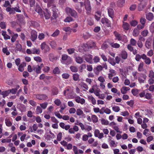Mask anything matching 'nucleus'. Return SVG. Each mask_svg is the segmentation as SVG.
Segmentation results:
<instances>
[{
    "mask_svg": "<svg viewBox=\"0 0 154 154\" xmlns=\"http://www.w3.org/2000/svg\"><path fill=\"white\" fill-rule=\"evenodd\" d=\"M61 63L63 64L68 65L72 63V59L67 54H64L62 56Z\"/></svg>",
    "mask_w": 154,
    "mask_h": 154,
    "instance_id": "f257e3e1",
    "label": "nucleus"
},
{
    "mask_svg": "<svg viewBox=\"0 0 154 154\" xmlns=\"http://www.w3.org/2000/svg\"><path fill=\"white\" fill-rule=\"evenodd\" d=\"M65 11L68 15H71L75 18L78 17L77 13L74 9L67 7L65 9Z\"/></svg>",
    "mask_w": 154,
    "mask_h": 154,
    "instance_id": "f03ea898",
    "label": "nucleus"
},
{
    "mask_svg": "<svg viewBox=\"0 0 154 154\" xmlns=\"http://www.w3.org/2000/svg\"><path fill=\"white\" fill-rule=\"evenodd\" d=\"M114 35L116 37V39L119 41H122L125 42L127 41V37L125 35L122 36L120 34L117 32L116 31L114 32Z\"/></svg>",
    "mask_w": 154,
    "mask_h": 154,
    "instance_id": "7ed1b4c3",
    "label": "nucleus"
},
{
    "mask_svg": "<svg viewBox=\"0 0 154 154\" xmlns=\"http://www.w3.org/2000/svg\"><path fill=\"white\" fill-rule=\"evenodd\" d=\"M78 125L80 126L82 131L85 130V131L88 132L91 131L92 128L91 126L86 125H84L81 122L79 123Z\"/></svg>",
    "mask_w": 154,
    "mask_h": 154,
    "instance_id": "20e7f679",
    "label": "nucleus"
},
{
    "mask_svg": "<svg viewBox=\"0 0 154 154\" xmlns=\"http://www.w3.org/2000/svg\"><path fill=\"white\" fill-rule=\"evenodd\" d=\"M72 98H75V100L77 103H80L81 104H84L85 102V100L84 99L81 98L79 96H77L76 95H75L74 97H73Z\"/></svg>",
    "mask_w": 154,
    "mask_h": 154,
    "instance_id": "39448f33",
    "label": "nucleus"
},
{
    "mask_svg": "<svg viewBox=\"0 0 154 154\" xmlns=\"http://www.w3.org/2000/svg\"><path fill=\"white\" fill-rule=\"evenodd\" d=\"M92 55L90 54H86L83 56V57L86 61L88 63L92 64L93 63Z\"/></svg>",
    "mask_w": 154,
    "mask_h": 154,
    "instance_id": "423d86ee",
    "label": "nucleus"
},
{
    "mask_svg": "<svg viewBox=\"0 0 154 154\" xmlns=\"http://www.w3.org/2000/svg\"><path fill=\"white\" fill-rule=\"evenodd\" d=\"M40 48L42 50L46 52L49 51L50 50L49 46L45 42H43L41 44Z\"/></svg>",
    "mask_w": 154,
    "mask_h": 154,
    "instance_id": "0eeeda50",
    "label": "nucleus"
},
{
    "mask_svg": "<svg viewBox=\"0 0 154 154\" xmlns=\"http://www.w3.org/2000/svg\"><path fill=\"white\" fill-rule=\"evenodd\" d=\"M101 22L103 24H106L108 27H111V23L110 21L107 18H103L101 20Z\"/></svg>",
    "mask_w": 154,
    "mask_h": 154,
    "instance_id": "6e6552de",
    "label": "nucleus"
},
{
    "mask_svg": "<svg viewBox=\"0 0 154 154\" xmlns=\"http://www.w3.org/2000/svg\"><path fill=\"white\" fill-rule=\"evenodd\" d=\"M43 65V64H42L40 66L33 65L32 66L33 70L35 71L36 73L39 74L41 73V70Z\"/></svg>",
    "mask_w": 154,
    "mask_h": 154,
    "instance_id": "1a4fd4ad",
    "label": "nucleus"
},
{
    "mask_svg": "<svg viewBox=\"0 0 154 154\" xmlns=\"http://www.w3.org/2000/svg\"><path fill=\"white\" fill-rule=\"evenodd\" d=\"M31 39L32 42H35L37 38V33L34 30H32L31 32Z\"/></svg>",
    "mask_w": 154,
    "mask_h": 154,
    "instance_id": "9d476101",
    "label": "nucleus"
},
{
    "mask_svg": "<svg viewBox=\"0 0 154 154\" xmlns=\"http://www.w3.org/2000/svg\"><path fill=\"white\" fill-rule=\"evenodd\" d=\"M145 38L140 36L139 37V39L137 42L138 46L140 48H142L143 46L142 42H145Z\"/></svg>",
    "mask_w": 154,
    "mask_h": 154,
    "instance_id": "9b49d317",
    "label": "nucleus"
},
{
    "mask_svg": "<svg viewBox=\"0 0 154 154\" xmlns=\"http://www.w3.org/2000/svg\"><path fill=\"white\" fill-rule=\"evenodd\" d=\"M142 59L144 60V62L146 64L149 65L151 63V60L150 59L147 57L145 54H142Z\"/></svg>",
    "mask_w": 154,
    "mask_h": 154,
    "instance_id": "f8f14e48",
    "label": "nucleus"
},
{
    "mask_svg": "<svg viewBox=\"0 0 154 154\" xmlns=\"http://www.w3.org/2000/svg\"><path fill=\"white\" fill-rule=\"evenodd\" d=\"M94 136L98 138L101 139L103 137V134L102 133H100L98 129H96L94 132Z\"/></svg>",
    "mask_w": 154,
    "mask_h": 154,
    "instance_id": "ddd939ff",
    "label": "nucleus"
},
{
    "mask_svg": "<svg viewBox=\"0 0 154 154\" xmlns=\"http://www.w3.org/2000/svg\"><path fill=\"white\" fill-rule=\"evenodd\" d=\"M146 76L144 74H141L138 77V80L140 83H143L146 79Z\"/></svg>",
    "mask_w": 154,
    "mask_h": 154,
    "instance_id": "4468645a",
    "label": "nucleus"
},
{
    "mask_svg": "<svg viewBox=\"0 0 154 154\" xmlns=\"http://www.w3.org/2000/svg\"><path fill=\"white\" fill-rule=\"evenodd\" d=\"M108 13L109 17L113 19L114 17V11L113 9L112 8H108Z\"/></svg>",
    "mask_w": 154,
    "mask_h": 154,
    "instance_id": "2eb2a0df",
    "label": "nucleus"
},
{
    "mask_svg": "<svg viewBox=\"0 0 154 154\" xmlns=\"http://www.w3.org/2000/svg\"><path fill=\"white\" fill-rule=\"evenodd\" d=\"M120 56L122 59L126 60L128 57V54L126 51L123 50L120 54Z\"/></svg>",
    "mask_w": 154,
    "mask_h": 154,
    "instance_id": "dca6fc26",
    "label": "nucleus"
},
{
    "mask_svg": "<svg viewBox=\"0 0 154 154\" xmlns=\"http://www.w3.org/2000/svg\"><path fill=\"white\" fill-rule=\"evenodd\" d=\"M36 98L39 100H43L46 99L47 98V96L44 94H38L36 95Z\"/></svg>",
    "mask_w": 154,
    "mask_h": 154,
    "instance_id": "f3484780",
    "label": "nucleus"
},
{
    "mask_svg": "<svg viewBox=\"0 0 154 154\" xmlns=\"http://www.w3.org/2000/svg\"><path fill=\"white\" fill-rule=\"evenodd\" d=\"M109 73L108 74V78L109 79H112L113 76L116 75L115 71L113 69H109Z\"/></svg>",
    "mask_w": 154,
    "mask_h": 154,
    "instance_id": "a211bd4d",
    "label": "nucleus"
},
{
    "mask_svg": "<svg viewBox=\"0 0 154 154\" xmlns=\"http://www.w3.org/2000/svg\"><path fill=\"white\" fill-rule=\"evenodd\" d=\"M44 14L45 19H49L51 17V15L48 10L46 9L44 11Z\"/></svg>",
    "mask_w": 154,
    "mask_h": 154,
    "instance_id": "6ab92c4d",
    "label": "nucleus"
},
{
    "mask_svg": "<svg viewBox=\"0 0 154 154\" xmlns=\"http://www.w3.org/2000/svg\"><path fill=\"white\" fill-rule=\"evenodd\" d=\"M122 27L124 30L127 31L129 29L130 25L127 23L123 21Z\"/></svg>",
    "mask_w": 154,
    "mask_h": 154,
    "instance_id": "aec40b11",
    "label": "nucleus"
},
{
    "mask_svg": "<svg viewBox=\"0 0 154 154\" xmlns=\"http://www.w3.org/2000/svg\"><path fill=\"white\" fill-rule=\"evenodd\" d=\"M103 69V67L101 65L98 66L96 68L94 69V71L96 74H97L99 72L102 71Z\"/></svg>",
    "mask_w": 154,
    "mask_h": 154,
    "instance_id": "412c9836",
    "label": "nucleus"
},
{
    "mask_svg": "<svg viewBox=\"0 0 154 154\" xmlns=\"http://www.w3.org/2000/svg\"><path fill=\"white\" fill-rule=\"evenodd\" d=\"M154 16L152 13L149 12L146 15V19L149 21H152L153 19Z\"/></svg>",
    "mask_w": 154,
    "mask_h": 154,
    "instance_id": "4be33fe9",
    "label": "nucleus"
},
{
    "mask_svg": "<svg viewBox=\"0 0 154 154\" xmlns=\"http://www.w3.org/2000/svg\"><path fill=\"white\" fill-rule=\"evenodd\" d=\"M85 7L86 11V13L88 14H90L91 12V7L90 4H85Z\"/></svg>",
    "mask_w": 154,
    "mask_h": 154,
    "instance_id": "5701e85b",
    "label": "nucleus"
},
{
    "mask_svg": "<svg viewBox=\"0 0 154 154\" xmlns=\"http://www.w3.org/2000/svg\"><path fill=\"white\" fill-rule=\"evenodd\" d=\"M88 98L89 102H91L93 105L96 104V100L91 95L88 96Z\"/></svg>",
    "mask_w": 154,
    "mask_h": 154,
    "instance_id": "b1692460",
    "label": "nucleus"
},
{
    "mask_svg": "<svg viewBox=\"0 0 154 154\" xmlns=\"http://www.w3.org/2000/svg\"><path fill=\"white\" fill-rule=\"evenodd\" d=\"M26 66V64L25 62L22 63L18 66V69L20 72H23L24 70V68Z\"/></svg>",
    "mask_w": 154,
    "mask_h": 154,
    "instance_id": "393cba45",
    "label": "nucleus"
},
{
    "mask_svg": "<svg viewBox=\"0 0 154 154\" xmlns=\"http://www.w3.org/2000/svg\"><path fill=\"white\" fill-rule=\"evenodd\" d=\"M130 88L129 87L124 86L121 89V91L122 94H126L127 91L130 90Z\"/></svg>",
    "mask_w": 154,
    "mask_h": 154,
    "instance_id": "a878e982",
    "label": "nucleus"
},
{
    "mask_svg": "<svg viewBox=\"0 0 154 154\" xmlns=\"http://www.w3.org/2000/svg\"><path fill=\"white\" fill-rule=\"evenodd\" d=\"M101 13L100 11H97L95 14V17L96 20L98 21L100 20L101 16Z\"/></svg>",
    "mask_w": 154,
    "mask_h": 154,
    "instance_id": "bb28decb",
    "label": "nucleus"
},
{
    "mask_svg": "<svg viewBox=\"0 0 154 154\" xmlns=\"http://www.w3.org/2000/svg\"><path fill=\"white\" fill-rule=\"evenodd\" d=\"M35 11L41 16H43L42 10L41 8L38 5H37L35 9Z\"/></svg>",
    "mask_w": 154,
    "mask_h": 154,
    "instance_id": "cd10ccee",
    "label": "nucleus"
},
{
    "mask_svg": "<svg viewBox=\"0 0 154 154\" xmlns=\"http://www.w3.org/2000/svg\"><path fill=\"white\" fill-rule=\"evenodd\" d=\"M75 60L77 63L79 64H81L83 62V58L79 56L76 57H75Z\"/></svg>",
    "mask_w": 154,
    "mask_h": 154,
    "instance_id": "c85d7f7f",
    "label": "nucleus"
},
{
    "mask_svg": "<svg viewBox=\"0 0 154 154\" xmlns=\"http://www.w3.org/2000/svg\"><path fill=\"white\" fill-rule=\"evenodd\" d=\"M32 54H39L40 53V50L39 48H35L32 49Z\"/></svg>",
    "mask_w": 154,
    "mask_h": 154,
    "instance_id": "c756f323",
    "label": "nucleus"
},
{
    "mask_svg": "<svg viewBox=\"0 0 154 154\" xmlns=\"http://www.w3.org/2000/svg\"><path fill=\"white\" fill-rule=\"evenodd\" d=\"M125 0H118L117 4L119 7H122L125 3Z\"/></svg>",
    "mask_w": 154,
    "mask_h": 154,
    "instance_id": "7c9ffc66",
    "label": "nucleus"
},
{
    "mask_svg": "<svg viewBox=\"0 0 154 154\" xmlns=\"http://www.w3.org/2000/svg\"><path fill=\"white\" fill-rule=\"evenodd\" d=\"M88 46L89 48H95L96 47V45L95 43L92 41H91L88 43Z\"/></svg>",
    "mask_w": 154,
    "mask_h": 154,
    "instance_id": "2f4dec72",
    "label": "nucleus"
},
{
    "mask_svg": "<svg viewBox=\"0 0 154 154\" xmlns=\"http://www.w3.org/2000/svg\"><path fill=\"white\" fill-rule=\"evenodd\" d=\"M5 122L6 125L8 127L11 126L12 125V123L10 121V119L8 118L5 119Z\"/></svg>",
    "mask_w": 154,
    "mask_h": 154,
    "instance_id": "473e14b6",
    "label": "nucleus"
},
{
    "mask_svg": "<svg viewBox=\"0 0 154 154\" xmlns=\"http://www.w3.org/2000/svg\"><path fill=\"white\" fill-rule=\"evenodd\" d=\"M2 35L3 36L4 39L6 40L10 38V36L7 34L6 32L2 31Z\"/></svg>",
    "mask_w": 154,
    "mask_h": 154,
    "instance_id": "72a5a7b5",
    "label": "nucleus"
},
{
    "mask_svg": "<svg viewBox=\"0 0 154 154\" xmlns=\"http://www.w3.org/2000/svg\"><path fill=\"white\" fill-rule=\"evenodd\" d=\"M110 45L112 47L115 48H118L120 47V45L119 44L117 43H111L110 44Z\"/></svg>",
    "mask_w": 154,
    "mask_h": 154,
    "instance_id": "f704fd0d",
    "label": "nucleus"
},
{
    "mask_svg": "<svg viewBox=\"0 0 154 154\" xmlns=\"http://www.w3.org/2000/svg\"><path fill=\"white\" fill-rule=\"evenodd\" d=\"M151 42L149 40H147L145 42V46L148 49H150L151 47Z\"/></svg>",
    "mask_w": 154,
    "mask_h": 154,
    "instance_id": "c9c22d12",
    "label": "nucleus"
},
{
    "mask_svg": "<svg viewBox=\"0 0 154 154\" xmlns=\"http://www.w3.org/2000/svg\"><path fill=\"white\" fill-rule=\"evenodd\" d=\"M139 30L138 29L135 28L134 29L133 32V35L135 37H137L139 35Z\"/></svg>",
    "mask_w": 154,
    "mask_h": 154,
    "instance_id": "e433bc0d",
    "label": "nucleus"
},
{
    "mask_svg": "<svg viewBox=\"0 0 154 154\" xmlns=\"http://www.w3.org/2000/svg\"><path fill=\"white\" fill-rule=\"evenodd\" d=\"M76 113L77 115L81 116L83 115V111L80 109H77L76 110Z\"/></svg>",
    "mask_w": 154,
    "mask_h": 154,
    "instance_id": "4c0bfd02",
    "label": "nucleus"
},
{
    "mask_svg": "<svg viewBox=\"0 0 154 154\" xmlns=\"http://www.w3.org/2000/svg\"><path fill=\"white\" fill-rule=\"evenodd\" d=\"M42 110L40 106H37L36 112L37 114H39L42 112Z\"/></svg>",
    "mask_w": 154,
    "mask_h": 154,
    "instance_id": "58836bf2",
    "label": "nucleus"
},
{
    "mask_svg": "<svg viewBox=\"0 0 154 154\" xmlns=\"http://www.w3.org/2000/svg\"><path fill=\"white\" fill-rule=\"evenodd\" d=\"M91 121L95 123L97 122L98 121V118L95 115H92L91 117Z\"/></svg>",
    "mask_w": 154,
    "mask_h": 154,
    "instance_id": "ea45409f",
    "label": "nucleus"
},
{
    "mask_svg": "<svg viewBox=\"0 0 154 154\" xmlns=\"http://www.w3.org/2000/svg\"><path fill=\"white\" fill-rule=\"evenodd\" d=\"M9 94V92L8 90L6 91H3L1 93V94L3 96V97L4 98L8 96Z\"/></svg>",
    "mask_w": 154,
    "mask_h": 154,
    "instance_id": "a19ab883",
    "label": "nucleus"
},
{
    "mask_svg": "<svg viewBox=\"0 0 154 154\" xmlns=\"http://www.w3.org/2000/svg\"><path fill=\"white\" fill-rule=\"evenodd\" d=\"M63 29L66 32L68 33H70L72 31V29L69 27H64Z\"/></svg>",
    "mask_w": 154,
    "mask_h": 154,
    "instance_id": "79ce46f5",
    "label": "nucleus"
},
{
    "mask_svg": "<svg viewBox=\"0 0 154 154\" xmlns=\"http://www.w3.org/2000/svg\"><path fill=\"white\" fill-rule=\"evenodd\" d=\"M82 47L85 51H87L89 49L88 43L83 44L82 45Z\"/></svg>",
    "mask_w": 154,
    "mask_h": 154,
    "instance_id": "37998d69",
    "label": "nucleus"
},
{
    "mask_svg": "<svg viewBox=\"0 0 154 154\" xmlns=\"http://www.w3.org/2000/svg\"><path fill=\"white\" fill-rule=\"evenodd\" d=\"M108 61L109 63L113 66H115L116 64V63L114 61V59L113 58H110L109 59Z\"/></svg>",
    "mask_w": 154,
    "mask_h": 154,
    "instance_id": "c03bdc74",
    "label": "nucleus"
},
{
    "mask_svg": "<svg viewBox=\"0 0 154 154\" xmlns=\"http://www.w3.org/2000/svg\"><path fill=\"white\" fill-rule=\"evenodd\" d=\"M72 76L73 80L75 81H77L79 79V75L78 73H75Z\"/></svg>",
    "mask_w": 154,
    "mask_h": 154,
    "instance_id": "a18cd8bd",
    "label": "nucleus"
},
{
    "mask_svg": "<svg viewBox=\"0 0 154 154\" xmlns=\"http://www.w3.org/2000/svg\"><path fill=\"white\" fill-rule=\"evenodd\" d=\"M80 85L82 88H84L86 90H88V85L84 82H81Z\"/></svg>",
    "mask_w": 154,
    "mask_h": 154,
    "instance_id": "49530a36",
    "label": "nucleus"
},
{
    "mask_svg": "<svg viewBox=\"0 0 154 154\" xmlns=\"http://www.w3.org/2000/svg\"><path fill=\"white\" fill-rule=\"evenodd\" d=\"M48 105L47 102H45L40 104L41 107L43 109H45L47 107Z\"/></svg>",
    "mask_w": 154,
    "mask_h": 154,
    "instance_id": "de8ad7c7",
    "label": "nucleus"
},
{
    "mask_svg": "<svg viewBox=\"0 0 154 154\" xmlns=\"http://www.w3.org/2000/svg\"><path fill=\"white\" fill-rule=\"evenodd\" d=\"M143 65L144 63L143 62H141L140 63L138 67V70L139 71H141L143 70Z\"/></svg>",
    "mask_w": 154,
    "mask_h": 154,
    "instance_id": "09e8293b",
    "label": "nucleus"
},
{
    "mask_svg": "<svg viewBox=\"0 0 154 154\" xmlns=\"http://www.w3.org/2000/svg\"><path fill=\"white\" fill-rule=\"evenodd\" d=\"M71 70L73 72H76L78 71V69L77 67L75 66H71L70 67Z\"/></svg>",
    "mask_w": 154,
    "mask_h": 154,
    "instance_id": "8fccbe9b",
    "label": "nucleus"
},
{
    "mask_svg": "<svg viewBox=\"0 0 154 154\" xmlns=\"http://www.w3.org/2000/svg\"><path fill=\"white\" fill-rule=\"evenodd\" d=\"M2 51L4 54L7 55H8L10 54V52L8 51L7 48H3L2 49Z\"/></svg>",
    "mask_w": 154,
    "mask_h": 154,
    "instance_id": "3c124183",
    "label": "nucleus"
},
{
    "mask_svg": "<svg viewBox=\"0 0 154 154\" xmlns=\"http://www.w3.org/2000/svg\"><path fill=\"white\" fill-rule=\"evenodd\" d=\"M73 20V19L71 17H67L65 19L64 21L65 22L69 23Z\"/></svg>",
    "mask_w": 154,
    "mask_h": 154,
    "instance_id": "603ef678",
    "label": "nucleus"
},
{
    "mask_svg": "<svg viewBox=\"0 0 154 154\" xmlns=\"http://www.w3.org/2000/svg\"><path fill=\"white\" fill-rule=\"evenodd\" d=\"M130 24L132 26H136L138 24V22L135 20H132L130 22Z\"/></svg>",
    "mask_w": 154,
    "mask_h": 154,
    "instance_id": "864d4df0",
    "label": "nucleus"
},
{
    "mask_svg": "<svg viewBox=\"0 0 154 154\" xmlns=\"http://www.w3.org/2000/svg\"><path fill=\"white\" fill-rule=\"evenodd\" d=\"M149 32L147 30H144L141 32V35L144 37H146L147 36Z\"/></svg>",
    "mask_w": 154,
    "mask_h": 154,
    "instance_id": "5fc2aeb1",
    "label": "nucleus"
},
{
    "mask_svg": "<svg viewBox=\"0 0 154 154\" xmlns=\"http://www.w3.org/2000/svg\"><path fill=\"white\" fill-rule=\"evenodd\" d=\"M130 43L131 45L133 46H135L136 45L137 43V41L134 39L131 38L130 40Z\"/></svg>",
    "mask_w": 154,
    "mask_h": 154,
    "instance_id": "6e6d98bb",
    "label": "nucleus"
},
{
    "mask_svg": "<svg viewBox=\"0 0 154 154\" xmlns=\"http://www.w3.org/2000/svg\"><path fill=\"white\" fill-rule=\"evenodd\" d=\"M18 36V35L17 34H15L11 38V41L12 42H14L16 40Z\"/></svg>",
    "mask_w": 154,
    "mask_h": 154,
    "instance_id": "4d7b16f0",
    "label": "nucleus"
},
{
    "mask_svg": "<svg viewBox=\"0 0 154 154\" xmlns=\"http://www.w3.org/2000/svg\"><path fill=\"white\" fill-rule=\"evenodd\" d=\"M142 54L141 55L139 54H137L136 55L135 59L137 61H139L142 58Z\"/></svg>",
    "mask_w": 154,
    "mask_h": 154,
    "instance_id": "13d9d810",
    "label": "nucleus"
},
{
    "mask_svg": "<svg viewBox=\"0 0 154 154\" xmlns=\"http://www.w3.org/2000/svg\"><path fill=\"white\" fill-rule=\"evenodd\" d=\"M112 110L115 112H119L120 110V108L118 106H114L112 107Z\"/></svg>",
    "mask_w": 154,
    "mask_h": 154,
    "instance_id": "bf43d9fd",
    "label": "nucleus"
},
{
    "mask_svg": "<svg viewBox=\"0 0 154 154\" xmlns=\"http://www.w3.org/2000/svg\"><path fill=\"white\" fill-rule=\"evenodd\" d=\"M100 56L101 57L104 61L106 62L107 61V58L104 54H103V53H100Z\"/></svg>",
    "mask_w": 154,
    "mask_h": 154,
    "instance_id": "052dcab7",
    "label": "nucleus"
},
{
    "mask_svg": "<svg viewBox=\"0 0 154 154\" xmlns=\"http://www.w3.org/2000/svg\"><path fill=\"white\" fill-rule=\"evenodd\" d=\"M62 136V134L61 132L59 133L57 136V139L58 141H60L61 140Z\"/></svg>",
    "mask_w": 154,
    "mask_h": 154,
    "instance_id": "680f3d73",
    "label": "nucleus"
},
{
    "mask_svg": "<svg viewBox=\"0 0 154 154\" xmlns=\"http://www.w3.org/2000/svg\"><path fill=\"white\" fill-rule=\"evenodd\" d=\"M54 103L57 106H59L61 104V101L59 99H57L54 101Z\"/></svg>",
    "mask_w": 154,
    "mask_h": 154,
    "instance_id": "e2e57ef3",
    "label": "nucleus"
},
{
    "mask_svg": "<svg viewBox=\"0 0 154 154\" xmlns=\"http://www.w3.org/2000/svg\"><path fill=\"white\" fill-rule=\"evenodd\" d=\"M75 49L74 48H71L68 49L67 51L69 54H71L73 53L74 52Z\"/></svg>",
    "mask_w": 154,
    "mask_h": 154,
    "instance_id": "0e129e2a",
    "label": "nucleus"
},
{
    "mask_svg": "<svg viewBox=\"0 0 154 154\" xmlns=\"http://www.w3.org/2000/svg\"><path fill=\"white\" fill-rule=\"evenodd\" d=\"M53 73L55 74H59L60 72V71L58 68L55 67L53 70Z\"/></svg>",
    "mask_w": 154,
    "mask_h": 154,
    "instance_id": "69168bd1",
    "label": "nucleus"
},
{
    "mask_svg": "<svg viewBox=\"0 0 154 154\" xmlns=\"http://www.w3.org/2000/svg\"><path fill=\"white\" fill-rule=\"evenodd\" d=\"M146 19L143 17H141L140 19V22L141 24L145 26L146 22Z\"/></svg>",
    "mask_w": 154,
    "mask_h": 154,
    "instance_id": "338daca9",
    "label": "nucleus"
},
{
    "mask_svg": "<svg viewBox=\"0 0 154 154\" xmlns=\"http://www.w3.org/2000/svg\"><path fill=\"white\" fill-rule=\"evenodd\" d=\"M150 30L152 33L154 32V22L152 23L151 24L150 27Z\"/></svg>",
    "mask_w": 154,
    "mask_h": 154,
    "instance_id": "774afa93",
    "label": "nucleus"
}]
</instances>
